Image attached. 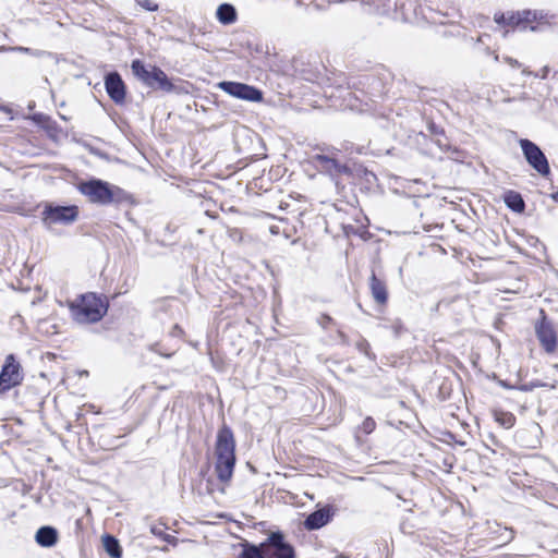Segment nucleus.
<instances>
[{
    "label": "nucleus",
    "instance_id": "obj_8",
    "mask_svg": "<svg viewBox=\"0 0 558 558\" xmlns=\"http://www.w3.org/2000/svg\"><path fill=\"white\" fill-rule=\"evenodd\" d=\"M23 375L20 364L15 362L13 355L7 356L5 363L0 373V392L10 390L22 383Z\"/></svg>",
    "mask_w": 558,
    "mask_h": 558
},
{
    "label": "nucleus",
    "instance_id": "obj_18",
    "mask_svg": "<svg viewBox=\"0 0 558 558\" xmlns=\"http://www.w3.org/2000/svg\"><path fill=\"white\" fill-rule=\"evenodd\" d=\"M102 543L106 551L113 558L121 557V549L118 541L109 535L102 537Z\"/></svg>",
    "mask_w": 558,
    "mask_h": 558
},
{
    "label": "nucleus",
    "instance_id": "obj_13",
    "mask_svg": "<svg viewBox=\"0 0 558 558\" xmlns=\"http://www.w3.org/2000/svg\"><path fill=\"white\" fill-rule=\"evenodd\" d=\"M329 519V511L320 509L310 514L305 520L304 525L307 530H316L324 526Z\"/></svg>",
    "mask_w": 558,
    "mask_h": 558
},
{
    "label": "nucleus",
    "instance_id": "obj_17",
    "mask_svg": "<svg viewBox=\"0 0 558 558\" xmlns=\"http://www.w3.org/2000/svg\"><path fill=\"white\" fill-rule=\"evenodd\" d=\"M495 421L505 428H511L515 423V417L509 412L495 410L493 412Z\"/></svg>",
    "mask_w": 558,
    "mask_h": 558
},
{
    "label": "nucleus",
    "instance_id": "obj_15",
    "mask_svg": "<svg viewBox=\"0 0 558 558\" xmlns=\"http://www.w3.org/2000/svg\"><path fill=\"white\" fill-rule=\"evenodd\" d=\"M216 16L222 24H232L236 20V11L231 4L223 3L218 7Z\"/></svg>",
    "mask_w": 558,
    "mask_h": 558
},
{
    "label": "nucleus",
    "instance_id": "obj_23",
    "mask_svg": "<svg viewBox=\"0 0 558 558\" xmlns=\"http://www.w3.org/2000/svg\"><path fill=\"white\" fill-rule=\"evenodd\" d=\"M553 197H554V199H555L556 202H558V192H557L556 194H554V196H553Z\"/></svg>",
    "mask_w": 558,
    "mask_h": 558
},
{
    "label": "nucleus",
    "instance_id": "obj_1",
    "mask_svg": "<svg viewBox=\"0 0 558 558\" xmlns=\"http://www.w3.org/2000/svg\"><path fill=\"white\" fill-rule=\"evenodd\" d=\"M235 441L231 429L222 426L217 434L216 441V472L222 482H228L235 464Z\"/></svg>",
    "mask_w": 558,
    "mask_h": 558
},
{
    "label": "nucleus",
    "instance_id": "obj_10",
    "mask_svg": "<svg viewBox=\"0 0 558 558\" xmlns=\"http://www.w3.org/2000/svg\"><path fill=\"white\" fill-rule=\"evenodd\" d=\"M107 93L110 98L116 102H122L125 97V86L120 75L111 73L106 77L105 81Z\"/></svg>",
    "mask_w": 558,
    "mask_h": 558
},
{
    "label": "nucleus",
    "instance_id": "obj_21",
    "mask_svg": "<svg viewBox=\"0 0 558 558\" xmlns=\"http://www.w3.org/2000/svg\"><path fill=\"white\" fill-rule=\"evenodd\" d=\"M361 428L365 434H369L375 428V422L374 420L367 417L363 421Z\"/></svg>",
    "mask_w": 558,
    "mask_h": 558
},
{
    "label": "nucleus",
    "instance_id": "obj_7",
    "mask_svg": "<svg viewBox=\"0 0 558 558\" xmlns=\"http://www.w3.org/2000/svg\"><path fill=\"white\" fill-rule=\"evenodd\" d=\"M262 550L270 558H294L293 548L284 542L283 535L280 533H271L262 543Z\"/></svg>",
    "mask_w": 558,
    "mask_h": 558
},
{
    "label": "nucleus",
    "instance_id": "obj_20",
    "mask_svg": "<svg viewBox=\"0 0 558 558\" xmlns=\"http://www.w3.org/2000/svg\"><path fill=\"white\" fill-rule=\"evenodd\" d=\"M265 553L262 550V544L259 546H248L242 551L240 558H265Z\"/></svg>",
    "mask_w": 558,
    "mask_h": 558
},
{
    "label": "nucleus",
    "instance_id": "obj_9",
    "mask_svg": "<svg viewBox=\"0 0 558 558\" xmlns=\"http://www.w3.org/2000/svg\"><path fill=\"white\" fill-rule=\"evenodd\" d=\"M520 146L527 160V162L541 174L545 175L549 172V166L545 155L542 150L531 141L521 140Z\"/></svg>",
    "mask_w": 558,
    "mask_h": 558
},
{
    "label": "nucleus",
    "instance_id": "obj_2",
    "mask_svg": "<svg viewBox=\"0 0 558 558\" xmlns=\"http://www.w3.org/2000/svg\"><path fill=\"white\" fill-rule=\"evenodd\" d=\"M72 317L78 323H95L107 313V303L95 293H85L69 303Z\"/></svg>",
    "mask_w": 558,
    "mask_h": 558
},
{
    "label": "nucleus",
    "instance_id": "obj_16",
    "mask_svg": "<svg viewBox=\"0 0 558 558\" xmlns=\"http://www.w3.org/2000/svg\"><path fill=\"white\" fill-rule=\"evenodd\" d=\"M506 205L517 213H521L524 209V202L520 194L515 192H509L505 195Z\"/></svg>",
    "mask_w": 558,
    "mask_h": 558
},
{
    "label": "nucleus",
    "instance_id": "obj_6",
    "mask_svg": "<svg viewBox=\"0 0 558 558\" xmlns=\"http://www.w3.org/2000/svg\"><path fill=\"white\" fill-rule=\"evenodd\" d=\"M217 86L234 98L252 102H260L263 100V93L251 85L238 82H219Z\"/></svg>",
    "mask_w": 558,
    "mask_h": 558
},
{
    "label": "nucleus",
    "instance_id": "obj_3",
    "mask_svg": "<svg viewBox=\"0 0 558 558\" xmlns=\"http://www.w3.org/2000/svg\"><path fill=\"white\" fill-rule=\"evenodd\" d=\"M78 191L96 204H109L122 197V190L101 180H88L77 184Z\"/></svg>",
    "mask_w": 558,
    "mask_h": 558
},
{
    "label": "nucleus",
    "instance_id": "obj_19",
    "mask_svg": "<svg viewBox=\"0 0 558 558\" xmlns=\"http://www.w3.org/2000/svg\"><path fill=\"white\" fill-rule=\"evenodd\" d=\"M371 288L375 300L378 303H385L387 300L385 286L379 280H377L375 276L372 277Z\"/></svg>",
    "mask_w": 558,
    "mask_h": 558
},
{
    "label": "nucleus",
    "instance_id": "obj_4",
    "mask_svg": "<svg viewBox=\"0 0 558 558\" xmlns=\"http://www.w3.org/2000/svg\"><path fill=\"white\" fill-rule=\"evenodd\" d=\"M131 69L134 76L151 88H158L167 93L174 89L167 74L157 66L145 65L142 61L134 60Z\"/></svg>",
    "mask_w": 558,
    "mask_h": 558
},
{
    "label": "nucleus",
    "instance_id": "obj_11",
    "mask_svg": "<svg viewBox=\"0 0 558 558\" xmlns=\"http://www.w3.org/2000/svg\"><path fill=\"white\" fill-rule=\"evenodd\" d=\"M537 337L547 352H554L556 349V333L553 327L543 320L536 327Z\"/></svg>",
    "mask_w": 558,
    "mask_h": 558
},
{
    "label": "nucleus",
    "instance_id": "obj_14",
    "mask_svg": "<svg viewBox=\"0 0 558 558\" xmlns=\"http://www.w3.org/2000/svg\"><path fill=\"white\" fill-rule=\"evenodd\" d=\"M36 542L44 547L54 545L57 542V531L50 526L40 527L36 533Z\"/></svg>",
    "mask_w": 558,
    "mask_h": 558
},
{
    "label": "nucleus",
    "instance_id": "obj_5",
    "mask_svg": "<svg viewBox=\"0 0 558 558\" xmlns=\"http://www.w3.org/2000/svg\"><path fill=\"white\" fill-rule=\"evenodd\" d=\"M78 208L76 206H48L43 213V221L47 227L69 225L76 220Z\"/></svg>",
    "mask_w": 558,
    "mask_h": 558
},
{
    "label": "nucleus",
    "instance_id": "obj_22",
    "mask_svg": "<svg viewBox=\"0 0 558 558\" xmlns=\"http://www.w3.org/2000/svg\"><path fill=\"white\" fill-rule=\"evenodd\" d=\"M138 5L148 11H155L157 9V4L151 0H137Z\"/></svg>",
    "mask_w": 558,
    "mask_h": 558
},
{
    "label": "nucleus",
    "instance_id": "obj_12",
    "mask_svg": "<svg viewBox=\"0 0 558 558\" xmlns=\"http://www.w3.org/2000/svg\"><path fill=\"white\" fill-rule=\"evenodd\" d=\"M533 19H535V14L530 11H523L518 13H510L507 16L504 14H495V21L496 23H507L509 25H521L523 23H529Z\"/></svg>",
    "mask_w": 558,
    "mask_h": 558
}]
</instances>
